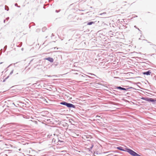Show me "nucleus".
Returning a JSON list of instances; mask_svg holds the SVG:
<instances>
[{"instance_id":"6e6552de","label":"nucleus","mask_w":156,"mask_h":156,"mask_svg":"<svg viewBox=\"0 0 156 156\" xmlns=\"http://www.w3.org/2000/svg\"><path fill=\"white\" fill-rule=\"evenodd\" d=\"M94 23V22H89L87 23V25H92V24Z\"/></svg>"},{"instance_id":"f03ea898","label":"nucleus","mask_w":156,"mask_h":156,"mask_svg":"<svg viewBox=\"0 0 156 156\" xmlns=\"http://www.w3.org/2000/svg\"><path fill=\"white\" fill-rule=\"evenodd\" d=\"M66 106L69 108H75V106L74 105L70 103H67Z\"/></svg>"},{"instance_id":"9d476101","label":"nucleus","mask_w":156,"mask_h":156,"mask_svg":"<svg viewBox=\"0 0 156 156\" xmlns=\"http://www.w3.org/2000/svg\"><path fill=\"white\" fill-rule=\"evenodd\" d=\"M10 146H11V147H12V145H10Z\"/></svg>"},{"instance_id":"39448f33","label":"nucleus","mask_w":156,"mask_h":156,"mask_svg":"<svg viewBox=\"0 0 156 156\" xmlns=\"http://www.w3.org/2000/svg\"><path fill=\"white\" fill-rule=\"evenodd\" d=\"M151 73V72H150V71H149L147 72H143V74L144 75H150Z\"/></svg>"},{"instance_id":"0eeeda50","label":"nucleus","mask_w":156,"mask_h":156,"mask_svg":"<svg viewBox=\"0 0 156 156\" xmlns=\"http://www.w3.org/2000/svg\"><path fill=\"white\" fill-rule=\"evenodd\" d=\"M118 89H120L122 90H126V89H125V88H124L122 87H118Z\"/></svg>"},{"instance_id":"7ed1b4c3","label":"nucleus","mask_w":156,"mask_h":156,"mask_svg":"<svg viewBox=\"0 0 156 156\" xmlns=\"http://www.w3.org/2000/svg\"><path fill=\"white\" fill-rule=\"evenodd\" d=\"M141 99L144 100L146 101H154V100L151 98H141Z\"/></svg>"},{"instance_id":"9b49d317","label":"nucleus","mask_w":156,"mask_h":156,"mask_svg":"<svg viewBox=\"0 0 156 156\" xmlns=\"http://www.w3.org/2000/svg\"><path fill=\"white\" fill-rule=\"evenodd\" d=\"M64 151H62V152H63ZM65 152H66V151H64Z\"/></svg>"},{"instance_id":"1a4fd4ad","label":"nucleus","mask_w":156,"mask_h":156,"mask_svg":"<svg viewBox=\"0 0 156 156\" xmlns=\"http://www.w3.org/2000/svg\"><path fill=\"white\" fill-rule=\"evenodd\" d=\"M30 155L31 156H35V154H34L33 155L30 154Z\"/></svg>"},{"instance_id":"423d86ee","label":"nucleus","mask_w":156,"mask_h":156,"mask_svg":"<svg viewBox=\"0 0 156 156\" xmlns=\"http://www.w3.org/2000/svg\"><path fill=\"white\" fill-rule=\"evenodd\" d=\"M67 103L65 102H63L60 103V104L66 105Z\"/></svg>"},{"instance_id":"20e7f679","label":"nucleus","mask_w":156,"mask_h":156,"mask_svg":"<svg viewBox=\"0 0 156 156\" xmlns=\"http://www.w3.org/2000/svg\"><path fill=\"white\" fill-rule=\"evenodd\" d=\"M44 59L47 60L50 62H53L54 59L53 58L50 57H49L47 58H45Z\"/></svg>"},{"instance_id":"f257e3e1","label":"nucleus","mask_w":156,"mask_h":156,"mask_svg":"<svg viewBox=\"0 0 156 156\" xmlns=\"http://www.w3.org/2000/svg\"><path fill=\"white\" fill-rule=\"evenodd\" d=\"M117 148L121 151H127L130 154L133 156H141L133 151L129 149L126 148L125 150H124L123 149V147H118Z\"/></svg>"}]
</instances>
